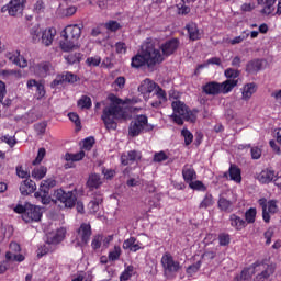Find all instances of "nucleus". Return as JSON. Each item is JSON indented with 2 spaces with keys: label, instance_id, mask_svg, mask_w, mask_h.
Returning a JSON list of instances; mask_svg holds the SVG:
<instances>
[{
  "label": "nucleus",
  "instance_id": "864d4df0",
  "mask_svg": "<svg viewBox=\"0 0 281 281\" xmlns=\"http://www.w3.org/2000/svg\"><path fill=\"white\" fill-rule=\"evenodd\" d=\"M105 27L109 30V32H117V30H122V25L117 21H109L105 23Z\"/></svg>",
  "mask_w": 281,
  "mask_h": 281
},
{
  "label": "nucleus",
  "instance_id": "f03ea898",
  "mask_svg": "<svg viewBox=\"0 0 281 281\" xmlns=\"http://www.w3.org/2000/svg\"><path fill=\"white\" fill-rule=\"evenodd\" d=\"M108 100L110 104L103 109L101 120L106 131H117V121L128 117L126 110L123 108L126 101L114 93L109 94Z\"/></svg>",
  "mask_w": 281,
  "mask_h": 281
},
{
  "label": "nucleus",
  "instance_id": "13d9d810",
  "mask_svg": "<svg viewBox=\"0 0 281 281\" xmlns=\"http://www.w3.org/2000/svg\"><path fill=\"white\" fill-rule=\"evenodd\" d=\"M49 245L50 244H47L46 241V245H42L38 247L37 249V258H43V256H47V254H49Z\"/></svg>",
  "mask_w": 281,
  "mask_h": 281
},
{
  "label": "nucleus",
  "instance_id": "f704fd0d",
  "mask_svg": "<svg viewBox=\"0 0 281 281\" xmlns=\"http://www.w3.org/2000/svg\"><path fill=\"white\" fill-rule=\"evenodd\" d=\"M82 58H85L82 53H69L65 57V60L68 63V65H77L82 61Z\"/></svg>",
  "mask_w": 281,
  "mask_h": 281
},
{
  "label": "nucleus",
  "instance_id": "7c9ffc66",
  "mask_svg": "<svg viewBox=\"0 0 281 281\" xmlns=\"http://www.w3.org/2000/svg\"><path fill=\"white\" fill-rule=\"evenodd\" d=\"M100 186H102V178H100V175L91 173L87 181V188H89V190H98Z\"/></svg>",
  "mask_w": 281,
  "mask_h": 281
},
{
  "label": "nucleus",
  "instance_id": "774afa93",
  "mask_svg": "<svg viewBox=\"0 0 281 281\" xmlns=\"http://www.w3.org/2000/svg\"><path fill=\"white\" fill-rule=\"evenodd\" d=\"M114 47H115L116 54H126V49H127L126 43H124V42H117V43L114 45Z\"/></svg>",
  "mask_w": 281,
  "mask_h": 281
},
{
  "label": "nucleus",
  "instance_id": "39448f33",
  "mask_svg": "<svg viewBox=\"0 0 281 281\" xmlns=\"http://www.w3.org/2000/svg\"><path fill=\"white\" fill-rule=\"evenodd\" d=\"M237 85L238 80L236 79H227L222 83H218L217 81H210L202 87V91L206 95H221V93L226 95V93L232 92L234 87H237Z\"/></svg>",
  "mask_w": 281,
  "mask_h": 281
},
{
  "label": "nucleus",
  "instance_id": "ea45409f",
  "mask_svg": "<svg viewBox=\"0 0 281 281\" xmlns=\"http://www.w3.org/2000/svg\"><path fill=\"white\" fill-rule=\"evenodd\" d=\"M256 214H258L256 207H250L245 212L244 221L246 222V225H251L252 223H256Z\"/></svg>",
  "mask_w": 281,
  "mask_h": 281
},
{
  "label": "nucleus",
  "instance_id": "de8ad7c7",
  "mask_svg": "<svg viewBox=\"0 0 281 281\" xmlns=\"http://www.w3.org/2000/svg\"><path fill=\"white\" fill-rule=\"evenodd\" d=\"M122 256V248L120 246H114V250L110 251L108 259L110 262H115Z\"/></svg>",
  "mask_w": 281,
  "mask_h": 281
},
{
  "label": "nucleus",
  "instance_id": "09e8293b",
  "mask_svg": "<svg viewBox=\"0 0 281 281\" xmlns=\"http://www.w3.org/2000/svg\"><path fill=\"white\" fill-rule=\"evenodd\" d=\"M220 247H227L232 243V237L227 233H221L218 235Z\"/></svg>",
  "mask_w": 281,
  "mask_h": 281
},
{
  "label": "nucleus",
  "instance_id": "338daca9",
  "mask_svg": "<svg viewBox=\"0 0 281 281\" xmlns=\"http://www.w3.org/2000/svg\"><path fill=\"white\" fill-rule=\"evenodd\" d=\"M68 117H69V121H70V122H74V124H75L76 126H79V128H80L81 122H80V116L78 115V113H76V112H70V113H68Z\"/></svg>",
  "mask_w": 281,
  "mask_h": 281
},
{
  "label": "nucleus",
  "instance_id": "1a4fd4ad",
  "mask_svg": "<svg viewBox=\"0 0 281 281\" xmlns=\"http://www.w3.org/2000/svg\"><path fill=\"white\" fill-rule=\"evenodd\" d=\"M52 188H56V180L53 178H48L43 180L40 186V190L34 193L35 199L41 201L43 205H49L52 203V195H49V190Z\"/></svg>",
  "mask_w": 281,
  "mask_h": 281
},
{
  "label": "nucleus",
  "instance_id": "72a5a7b5",
  "mask_svg": "<svg viewBox=\"0 0 281 281\" xmlns=\"http://www.w3.org/2000/svg\"><path fill=\"white\" fill-rule=\"evenodd\" d=\"M217 207L222 212H234V202L227 200V198H220L217 201Z\"/></svg>",
  "mask_w": 281,
  "mask_h": 281
},
{
  "label": "nucleus",
  "instance_id": "b1692460",
  "mask_svg": "<svg viewBox=\"0 0 281 281\" xmlns=\"http://www.w3.org/2000/svg\"><path fill=\"white\" fill-rule=\"evenodd\" d=\"M157 100L151 102V106L154 109H159L161 104L168 102V94H166V90H164L161 87L156 86V93H155Z\"/></svg>",
  "mask_w": 281,
  "mask_h": 281
},
{
  "label": "nucleus",
  "instance_id": "393cba45",
  "mask_svg": "<svg viewBox=\"0 0 281 281\" xmlns=\"http://www.w3.org/2000/svg\"><path fill=\"white\" fill-rule=\"evenodd\" d=\"M256 91H258V86L256 83H246L241 89V100H244V102H249Z\"/></svg>",
  "mask_w": 281,
  "mask_h": 281
},
{
  "label": "nucleus",
  "instance_id": "2eb2a0df",
  "mask_svg": "<svg viewBox=\"0 0 281 281\" xmlns=\"http://www.w3.org/2000/svg\"><path fill=\"white\" fill-rule=\"evenodd\" d=\"M5 58H8L10 63L16 65V67H20L21 69H25V67H27V59L21 56L20 50L8 52L5 54Z\"/></svg>",
  "mask_w": 281,
  "mask_h": 281
},
{
  "label": "nucleus",
  "instance_id": "680f3d73",
  "mask_svg": "<svg viewBox=\"0 0 281 281\" xmlns=\"http://www.w3.org/2000/svg\"><path fill=\"white\" fill-rule=\"evenodd\" d=\"M34 128L38 135H45V131H47V123L42 122L34 125Z\"/></svg>",
  "mask_w": 281,
  "mask_h": 281
},
{
  "label": "nucleus",
  "instance_id": "6ab92c4d",
  "mask_svg": "<svg viewBox=\"0 0 281 281\" xmlns=\"http://www.w3.org/2000/svg\"><path fill=\"white\" fill-rule=\"evenodd\" d=\"M259 183L269 184L273 181H278L276 176V170L272 169H263L257 177Z\"/></svg>",
  "mask_w": 281,
  "mask_h": 281
},
{
  "label": "nucleus",
  "instance_id": "2f4dec72",
  "mask_svg": "<svg viewBox=\"0 0 281 281\" xmlns=\"http://www.w3.org/2000/svg\"><path fill=\"white\" fill-rule=\"evenodd\" d=\"M258 5H265L263 9L261 10V14H272L273 10H276V8L273 5H276V0H257Z\"/></svg>",
  "mask_w": 281,
  "mask_h": 281
},
{
  "label": "nucleus",
  "instance_id": "6e6d98bb",
  "mask_svg": "<svg viewBox=\"0 0 281 281\" xmlns=\"http://www.w3.org/2000/svg\"><path fill=\"white\" fill-rule=\"evenodd\" d=\"M168 156L166 155V151H158L154 154L153 161L155 164H161V161H167Z\"/></svg>",
  "mask_w": 281,
  "mask_h": 281
},
{
  "label": "nucleus",
  "instance_id": "412c9836",
  "mask_svg": "<svg viewBox=\"0 0 281 281\" xmlns=\"http://www.w3.org/2000/svg\"><path fill=\"white\" fill-rule=\"evenodd\" d=\"M104 203V196L102 193H94L92 200L88 204V210L90 214H98L100 212V205Z\"/></svg>",
  "mask_w": 281,
  "mask_h": 281
},
{
  "label": "nucleus",
  "instance_id": "c756f323",
  "mask_svg": "<svg viewBox=\"0 0 281 281\" xmlns=\"http://www.w3.org/2000/svg\"><path fill=\"white\" fill-rule=\"evenodd\" d=\"M228 175L231 177V181H234L235 183L243 182V171L238 166L231 165L228 169Z\"/></svg>",
  "mask_w": 281,
  "mask_h": 281
},
{
  "label": "nucleus",
  "instance_id": "603ef678",
  "mask_svg": "<svg viewBox=\"0 0 281 281\" xmlns=\"http://www.w3.org/2000/svg\"><path fill=\"white\" fill-rule=\"evenodd\" d=\"M100 63H102V58L100 56L88 57L86 60V65H88V67H100Z\"/></svg>",
  "mask_w": 281,
  "mask_h": 281
},
{
  "label": "nucleus",
  "instance_id": "f3484780",
  "mask_svg": "<svg viewBox=\"0 0 281 281\" xmlns=\"http://www.w3.org/2000/svg\"><path fill=\"white\" fill-rule=\"evenodd\" d=\"M259 271H261V272L258 273L254 278V281H268L269 278H271V276H273V273H276V266H273V265H266L263 262V267H261V269Z\"/></svg>",
  "mask_w": 281,
  "mask_h": 281
},
{
  "label": "nucleus",
  "instance_id": "aec40b11",
  "mask_svg": "<svg viewBox=\"0 0 281 281\" xmlns=\"http://www.w3.org/2000/svg\"><path fill=\"white\" fill-rule=\"evenodd\" d=\"M20 192L22 196H30V194H34V192H36V182L30 178H26L20 184Z\"/></svg>",
  "mask_w": 281,
  "mask_h": 281
},
{
  "label": "nucleus",
  "instance_id": "0eeeda50",
  "mask_svg": "<svg viewBox=\"0 0 281 281\" xmlns=\"http://www.w3.org/2000/svg\"><path fill=\"white\" fill-rule=\"evenodd\" d=\"M171 109L173 111V114L181 115L184 122H190L191 124H194L196 122L199 111L196 109L190 110V108L186 105L184 102L179 100L173 101L171 103Z\"/></svg>",
  "mask_w": 281,
  "mask_h": 281
},
{
  "label": "nucleus",
  "instance_id": "ddd939ff",
  "mask_svg": "<svg viewBox=\"0 0 281 281\" xmlns=\"http://www.w3.org/2000/svg\"><path fill=\"white\" fill-rule=\"evenodd\" d=\"M179 45H181L179 38L172 37L162 43L159 49L161 50L164 58H168V56H172V54L179 49Z\"/></svg>",
  "mask_w": 281,
  "mask_h": 281
},
{
  "label": "nucleus",
  "instance_id": "a878e982",
  "mask_svg": "<svg viewBox=\"0 0 281 281\" xmlns=\"http://www.w3.org/2000/svg\"><path fill=\"white\" fill-rule=\"evenodd\" d=\"M158 85H156L150 79H145L139 86H138V92L143 95H150L153 91L157 89Z\"/></svg>",
  "mask_w": 281,
  "mask_h": 281
},
{
  "label": "nucleus",
  "instance_id": "6e6552de",
  "mask_svg": "<svg viewBox=\"0 0 281 281\" xmlns=\"http://www.w3.org/2000/svg\"><path fill=\"white\" fill-rule=\"evenodd\" d=\"M153 128H155V126L148 125V116L140 114L131 122L128 133L131 137H137L142 134L143 131H146V133H148L153 131Z\"/></svg>",
  "mask_w": 281,
  "mask_h": 281
},
{
  "label": "nucleus",
  "instance_id": "cd10ccee",
  "mask_svg": "<svg viewBox=\"0 0 281 281\" xmlns=\"http://www.w3.org/2000/svg\"><path fill=\"white\" fill-rule=\"evenodd\" d=\"M186 30L189 34L190 41H201V31H199V25L194 22H190L186 25Z\"/></svg>",
  "mask_w": 281,
  "mask_h": 281
},
{
  "label": "nucleus",
  "instance_id": "f8f14e48",
  "mask_svg": "<svg viewBox=\"0 0 281 281\" xmlns=\"http://www.w3.org/2000/svg\"><path fill=\"white\" fill-rule=\"evenodd\" d=\"M25 3L26 0H10V2L7 5H3L1 8V12H8L10 16H19V14H22L25 8Z\"/></svg>",
  "mask_w": 281,
  "mask_h": 281
},
{
  "label": "nucleus",
  "instance_id": "e2e57ef3",
  "mask_svg": "<svg viewBox=\"0 0 281 281\" xmlns=\"http://www.w3.org/2000/svg\"><path fill=\"white\" fill-rule=\"evenodd\" d=\"M268 207V212L270 214H277L278 212V202L276 200H270L268 204H266Z\"/></svg>",
  "mask_w": 281,
  "mask_h": 281
},
{
  "label": "nucleus",
  "instance_id": "9d476101",
  "mask_svg": "<svg viewBox=\"0 0 281 281\" xmlns=\"http://www.w3.org/2000/svg\"><path fill=\"white\" fill-rule=\"evenodd\" d=\"M161 265L167 278H172L173 273L181 271V263L175 260L170 252H165L161 257Z\"/></svg>",
  "mask_w": 281,
  "mask_h": 281
},
{
  "label": "nucleus",
  "instance_id": "79ce46f5",
  "mask_svg": "<svg viewBox=\"0 0 281 281\" xmlns=\"http://www.w3.org/2000/svg\"><path fill=\"white\" fill-rule=\"evenodd\" d=\"M36 69L38 71L40 76H47V74L52 69V64L48 61H42L40 64L36 65Z\"/></svg>",
  "mask_w": 281,
  "mask_h": 281
},
{
  "label": "nucleus",
  "instance_id": "3c124183",
  "mask_svg": "<svg viewBox=\"0 0 281 281\" xmlns=\"http://www.w3.org/2000/svg\"><path fill=\"white\" fill-rule=\"evenodd\" d=\"M65 85V77L63 74L57 75L56 78L50 82L52 89H58V87H63Z\"/></svg>",
  "mask_w": 281,
  "mask_h": 281
},
{
  "label": "nucleus",
  "instance_id": "0e129e2a",
  "mask_svg": "<svg viewBox=\"0 0 281 281\" xmlns=\"http://www.w3.org/2000/svg\"><path fill=\"white\" fill-rule=\"evenodd\" d=\"M250 155L251 159H260V157H262V149L258 146L251 147Z\"/></svg>",
  "mask_w": 281,
  "mask_h": 281
},
{
  "label": "nucleus",
  "instance_id": "c03bdc74",
  "mask_svg": "<svg viewBox=\"0 0 281 281\" xmlns=\"http://www.w3.org/2000/svg\"><path fill=\"white\" fill-rule=\"evenodd\" d=\"M189 188H191V190H196L198 192H207V187L201 180H192L189 183Z\"/></svg>",
  "mask_w": 281,
  "mask_h": 281
},
{
  "label": "nucleus",
  "instance_id": "c85d7f7f",
  "mask_svg": "<svg viewBox=\"0 0 281 281\" xmlns=\"http://www.w3.org/2000/svg\"><path fill=\"white\" fill-rule=\"evenodd\" d=\"M182 177L187 183H192L196 179V170L192 165H184L182 168Z\"/></svg>",
  "mask_w": 281,
  "mask_h": 281
},
{
  "label": "nucleus",
  "instance_id": "4c0bfd02",
  "mask_svg": "<svg viewBox=\"0 0 281 281\" xmlns=\"http://www.w3.org/2000/svg\"><path fill=\"white\" fill-rule=\"evenodd\" d=\"M42 34H43V31H41V26L38 24L34 25L30 30V36L33 43H41Z\"/></svg>",
  "mask_w": 281,
  "mask_h": 281
},
{
  "label": "nucleus",
  "instance_id": "f257e3e1",
  "mask_svg": "<svg viewBox=\"0 0 281 281\" xmlns=\"http://www.w3.org/2000/svg\"><path fill=\"white\" fill-rule=\"evenodd\" d=\"M166 58L161 54V49L155 45V42L147 41L142 47L140 52L132 57L131 66L133 69H142V67H147V69H155L157 65H161Z\"/></svg>",
  "mask_w": 281,
  "mask_h": 281
},
{
  "label": "nucleus",
  "instance_id": "37998d69",
  "mask_svg": "<svg viewBox=\"0 0 281 281\" xmlns=\"http://www.w3.org/2000/svg\"><path fill=\"white\" fill-rule=\"evenodd\" d=\"M66 161H82L85 159V151L80 150L77 154L66 153Z\"/></svg>",
  "mask_w": 281,
  "mask_h": 281
},
{
  "label": "nucleus",
  "instance_id": "a211bd4d",
  "mask_svg": "<svg viewBox=\"0 0 281 281\" xmlns=\"http://www.w3.org/2000/svg\"><path fill=\"white\" fill-rule=\"evenodd\" d=\"M228 222H229L231 227H233V229H235V232H243V229H245V227H247V222L245 221V218L240 217L236 213H232L229 215Z\"/></svg>",
  "mask_w": 281,
  "mask_h": 281
},
{
  "label": "nucleus",
  "instance_id": "bb28decb",
  "mask_svg": "<svg viewBox=\"0 0 281 281\" xmlns=\"http://www.w3.org/2000/svg\"><path fill=\"white\" fill-rule=\"evenodd\" d=\"M67 234V229L65 228H58L56 233L53 236L47 237V245H59V243H63L65 240V235Z\"/></svg>",
  "mask_w": 281,
  "mask_h": 281
},
{
  "label": "nucleus",
  "instance_id": "8fccbe9b",
  "mask_svg": "<svg viewBox=\"0 0 281 281\" xmlns=\"http://www.w3.org/2000/svg\"><path fill=\"white\" fill-rule=\"evenodd\" d=\"M133 266H128L127 268H125V270L120 276V281L131 280V278H133Z\"/></svg>",
  "mask_w": 281,
  "mask_h": 281
},
{
  "label": "nucleus",
  "instance_id": "9b49d317",
  "mask_svg": "<svg viewBox=\"0 0 281 281\" xmlns=\"http://www.w3.org/2000/svg\"><path fill=\"white\" fill-rule=\"evenodd\" d=\"M262 267H265V261H260V260L255 261L249 267L244 268L240 272V276L235 278V281H249V280H251V277L254 274L258 273V271L260 269H262Z\"/></svg>",
  "mask_w": 281,
  "mask_h": 281
},
{
  "label": "nucleus",
  "instance_id": "49530a36",
  "mask_svg": "<svg viewBox=\"0 0 281 281\" xmlns=\"http://www.w3.org/2000/svg\"><path fill=\"white\" fill-rule=\"evenodd\" d=\"M5 260H9L10 262H23V260H25V256H23L22 254H12L8 251L5 254Z\"/></svg>",
  "mask_w": 281,
  "mask_h": 281
},
{
  "label": "nucleus",
  "instance_id": "dca6fc26",
  "mask_svg": "<svg viewBox=\"0 0 281 281\" xmlns=\"http://www.w3.org/2000/svg\"><path fill=\"white\" fill-rule=\"evenodd\" d=\"M142 160V151L137 150H130L126 153H123L121 155V164L122 166H131L135 164V161Z\"/></svg>",
  "mask_w": 281,
  "mask_h": 281
},
{
  "label": "nucleus",
  "instance_id": "20e7f679",
  "mask_svg": "<svg viewBox=\"0 0 281 281\" xmlns=\"http://www.w3.org/2000/svg\"><path fill=\"white\" fill-rule=\"evenodd\" d=\"M54 196L59 203L64 204V207H68L69 210L76 207L79 214H85V203L78 201V192L76 190L65 191L63 189H57L54 192Z\"/></svg>",
  "mask_w": 281,
  "mask_h": 281
},
{
  "label": "nucleus",
  "instance_id": "bf43d9fd",
  "mask_svg": "<svg viewBox=\"0 0 281 281\" xmlns=\"http://www.w3.org/2000/svg\"><path fill=\"white\" fill-rule=\"evenodd\" d=\"M93 144H95V138L93 136L85 138L83 139L85 150H91L93 148Z\"/></svg>",
  "mask_w": 281,
  "mask_h": 281
},
{
  "label": "nucleus",
  "instance_id": "5701e85b",
  "mask_svg": "<svg viewBox=\"0 0 281 281\" xmlns=\"http://www.w3.org/2000/svg\"><path fill=\"white\" fill-rule=\"evenodd\" d=\"M55 37H56V29L49 27L42 31L40 41L42 42L43 45H45V47H49L52 43H54Z\"/></svg>",
  "mask_w": 281,
  "mask_h": 281
},
{
  "label": "nucleus",
  "instance_id": "052dcab7",
  "mask_svg": "<svg viewBox=\"0 0 281 281\" xmlns=\"http://www.w3.org/2000/svg\"><path fill=\"white\" fill-rule=\"evenodd\" d=\"M91 247L94 250L100 249L102 247V235L94 236L91 243Z\"/></svg>",
  "mask_w": 281,
  "mask_h": 281
},
{
  "label": "nucleus",
  "instance_id": "7ed1b4c3",
  "mask_svg": "<svg viewBox=\"0 0 281 281\" xmlns=\"http://www.w3.org/2000/svg\"><path fill=\"white\" fill-rule=\"evenodd\" d=\"M82 36V26L78 24H69L61 31L60 48L63 52H71L78 48V41Z\"/></svg>",
  "mask_w": 281,
  "mask_h": 281
},
{
  "label": "nucleus",
  "instance_id": "5fc2aeb1",
  "mask_svg": "<svg viewBox=\"0 0 281 281\" xmlns=\"http://www.w3.org/2000/svg\"><path fill=\"white\" fill-rule=\"evenodd\" d=\"M201 261H198L187 268V274L188 276H194V273H199V270L201 269Z\"/></svg>",
  "mask_w": 281,
  "mask_h": 281
},
{
  "label": "nucleus",
  "instance_id": "58836bf2",
  "mask_svg": "<svg viewBox=\"0 0 281 281\" xmlns=\"http://www.w3.org/2000/svg\"><path fill=\"white\" fill-rule=\"evenodd\" d=\"M63 78H64V82L65 85H74L76 82H78V80H80V77L77 76L76 74L71 72V71H64L61 74Z\"/></svg>",
  "mask_w": 281,
  "mask_h": 281
},
{
  "label": "nucleus",
  "instance_id": "e433bc0d",
  "mask_svg": "<svg viewBox=\"0 0 281 281\" xmlns=\"http://www.w3.org/2000/svg\"><path fill=\"white\" fill-rule=\"evenodd\" d=\"M77 105L81 110H89L93 106V102L91 101V97L89 95H81V98L77 101Z\"/></svg>",
  "mask_w": 281,
  "mask_h": 281
},
{
  "label": "nucleus",
  "instance_id": "473e14b6",
  "mask_svg": "<svg viewBox=\"0 0 281 281\" xmlns=\"http://www.w3.org/2000/svg\"><path fill=\"white\" fill-rule=\"evenodd\" d=\"M262 69V59H252L247 63L246 71L247 74H258Z\"/></svg>",
  "mask_w": 281,
  "mask_h": 281
},
{
  "label": "nucleus",
  "instance_id": "a18cd8bd",
  "mask_svg": "<svg viewBox=\"0 0 281 281\" xmlns=\"http://www.w3.org/2000/svg\"><path fill=\"white\" fill-rule=\"evenodd\" d=\"M181 136L184 137V144L187 146H190V144H192V142H194V135L187 127L182 128Z\"/></svg>",
  "mask_w": 281,
  "mask_h": 281
},
{
  "label": "nucleus",
  "instance_id": "a19ab883",
  "mask_svg": "<svg viewBox=\"0 0 281 281\" xmlns=\"http://www.w3.org/2000/svg\"><path fill=\"white\" fill-rule=\"evenodd\" d=\"M46 175H47V167L45 166H41L32 170V177L37 181H41V179H43Z\"/></svg>",
  "mask_w": 281,
  "mask_h": 281
},
{
  "label": "nucleus",
  "instance_id": "4d7b16f0",
  "mask_svg": "<svg viewBox=\"0 0 281 281\" xmlns=\"http://www.w3.org/2000/svg\"><path fill=\"white\" fill-rule=\"evenodd\" d=\"M45 155H47V151L45 150V148H40L37 151V156L36 158L33 160V166H37V164H41V161H43V159H45Z\"/></svg>",
  "mask_w": 281,
  "mask_h": 281
},
{
  "label": "nucleus",
  "instance_id": "4be33fe9",
  "mask_svg": "<svg viewBox=\"0 0 281 281\" xmlns=\"http://www.w3.org/2000/svg\"><path fill=\"white\" fill-rule=\"evenodd\" d=\"M123 249L136 254L139 249H144V245L140 241H137L136 237H130L123 241Z\"/></svg>",
  "mask_w": 281,
  "mask_h": 281
},
{
  "label": "nucleus",
  "instance_id": "c9c22d12",
  "mask_svg": "<svg viewBox=\"0 0 281 281\" xmlns=\"http://www.w3.org/2000/svg\"><path fill=\"white\" fill-rule=\"evenodd\" d=\"M214 205V195L207 192L205 193L203 200L199 204V210H207V207H212Z\"/></svg>",
  "mask_w": 281,
  "mask_h": 281
},
{
  "label": "nucleus",
  "instance_id": "4468645a",
  "mask_svg": "<svg viewBox=\"0 0 281 281\" xmlns=\"http://www.w3.org/2000/svg\"><path fill=\"white\" fill-rule=\"evenodd\" d=\"M92 234L91 224L88 223H82L77 229V238L82 243V245H89Z\"/></svg>",
  "mask_w": 281,
  "mask_h": 281
},
{
  "label": "nucleus",
  "instance_id": "69168bd1",
  "mask_svg": "<svg viewBox=\"0 0 281 281\" xmlns=\"http://www.w3.org/2000/svg\"><path fill=\"white\" fill-rule=\"evenodd\" d=\"M224 76L226 78H238V76H240V71L233 68H228L224 71Z\"/></svg>",
  "mask_w": 281,
  "mask_h": 281
},
{
  "label": "nucleus",
  "instance_id": "423d86ee",
  "mask_svg": "<svg viewBox=\"0 0 281 281\" xmlns=\"http://www.w3.org/2000/svg\"><path fill=\"white\" fill-rule=\"evenodd\" d=\"M16 214H22L24 223H38L43 218L41 206L26 203L25 205L18 204L14 207Z\"/></svg>",
  "mask_w": 281,
  "mask_h": 281
}]
</instances>
